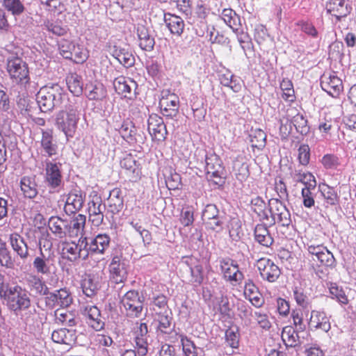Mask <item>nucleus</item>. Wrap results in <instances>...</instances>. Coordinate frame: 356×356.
<instances>
[{
    "instance_id": "412c9836",
    "label": "nucleus",
    "mask_w": 356,
    "mask_h": 356,
    "mask_svg": "<svg viewBox=\"0 0 356 356\" xmlns=\"http://www.w3.org/2000/svg\"><path fill=\"white\" fill-rule=\"evenodd\" d=\"M149 337L147 324L140 323L135 331V343L138 354L142 356L146 355L148 352Z\"/></svg>"
},
{
    "instance_id": "7c9ffc66",
    "label": "nucleus",
    "mask_w": 356,
    "mask_h": 356,
    "mask_svg": "<svg viewBox=\"0 0 356 356\" xmlns=\"http://www.w3.org/2000/svg\"><path fill=\"white\" fill-rule=\"evenodd\" d=\"M86 222V216L83 214H78L71 219H68L70 238L82 236Z\"/></svg>"
},
{
    "instance_id": "49530a36",
    "label": "nucleus",
    "mask_w": 356,
    "mask_h": 356,
    "mask_svg": "<svg viewBox=\"0 0 356 356\" xmlns=\"http://www.w3.org/2000/svg\"><path fill=\"white\" fill-rule=\"evenodd\" d=\"M249 137L252 147L261 149L265 147L266 134L263 130L259 129L252 130Z\"/></svg>"
},
{
    "instance_id": "8fccbe9b",
    "label": "nucleus",
    "mask_w": 356,
    "mask_h": 356,
    "mask_svg": "<svg viewBox=\"0 0 356 356\" xmlns=\"http://www.w3.org/2000/svg\"><path fill=\"white\" fill-rule=\"evenodd\" d=\"M252 209L257 213L260 220L268 219V211L266 210L265 202L259 197H257L251 201Z\"/></svg>"
},
{
    "instance_id": "3c124183",
    "label": "nucleus",
    "mask_w": 356,
    "mask_h": 356,
    "mask_svg": "<svg viewBox=\"0 0 356 356\" xmlns=\"http://www.w3.org/2000/svg\"><path fill=\"white\" fill-rule=\"evenodd\" d=\"M2 6L13 15H19L24 11V6L21 0H0Z\"/></svg>"
},
{
    "instance_id": "a211bd4d",
    "label": "nucleus",
    "mask_w": 356,
    "mask_h": 356,
    "mask_svg": "<svg viewBox=\"0 0 356 356\" xmlns=\"http://www.w3.org/2000/svg\"><path fill=\"white\" fill-rule=\"evenodd\" d=\"M179 104V97L174 93L168 94L165 97L163 96L159 102L163 115L170 118H174L177 115Z\"/></svg>"
},
{
    "instance_id": "c756f323",
    "label": "nucleus",
    "mask_w": 356,
    "mask_h": 356,
    "mask_svg": "<svg viewBox=\"0 0 356 356\" xmlns=\"http://www.w3.org/2000/svg\"><path fill=\"white\" fill-rule=\"evenodd\" d=\"M42 152L51 157L57 153V145L53 140L51 130H42L41 139Z\"/></svg>"
},
{
    "instance_id": "4c0bfd02",
    "label": "nucleus",
    "mask_w": 356,
    "mask_h": 356,
    "mask_svg": "<svg viewBox=\"0 0 356 356\" xmlns=\"http://www.w3.org/2000/svg\"><path fill=\"white\" fill-rule=\"evenodd\" d=\"M254 238L261 245L270 247L273 243L267 227L263 224H259L254 229Z\"/></svg>"
},
{
    "instance_id": "0e129e2a",
    "label": "nucleus",
    "mask_w": 356,
    "mask_h": 356,
    "mask_svg": "<svg viewBox=\"0 0 356 356\" xmlns=\"http://www.w3.org/2000/svg\"><path fill=\"white\" fill-rule=\"evenodd\" d=\"M44 26L48 31L51 32L53 34L58 36L65 35L68 30L65 26H63L58 23L51 22L49 21L45 22Z\"/></svg>"
},
{
    "instance_id": "f704fd0d",
    "label": "nucleus",
    "mask_w": 356,
    "mask_h": 356,
    "mask_svg": "<svg viewBox=\"0 0 356 356\" xmlns=\"http://www.w3.org/2000/svg\"><path fill=\"white\" fill-rule=\"evenodd\" d=\"M124 207V200L122 192L119 188H114L110 192L108 198V209L110 212L115 214L120 212Z\"/></svg>"
},
{
    "instance_id": "39448f33",
    "label": "nucleus",
    "mask_w": 356,
    "mask_h": 356,
    "mask_svg": "<svg viewBox=\"0 0 356 356\" xmlns=\"http://www.w3.org/2000/svg\"><path fill=\"white\" fill-rule=\"evenodd\" d=\"M207 179L218 187L225 182V171L222 162L216 154H207L205 156Z\"/></svg>"
},
{
    "instance_id": "5701e85b",
    "label": "nucleus",
    "mask_w": 356,
    "mask_h": 356,
    "mask_svg": "<svg viewBox=\"0 0 356 356\" xmlns=\"http://www.w3.org/2000/svg\"><path fill=\"white\" fill-rule=\"evenodd\" d=\"M85 195L80 191H71L67 197L65 204V211L67 214L75 213L79 211L83 205Z\"/></svg>"
},
{
    "instance_id": "1a4fd4ad",
    "label": "nucleus",
    "mask_w": 356,
    "mask_h": 356,
    "mask_svg": "<svg viewBox=\"0 0 356 356\" xmlns=\"http://www.w3.org/2000/svg\"><path fill=\"white\" fill-rule=\"evenodd\" d=\"M202 218L207 228L217 232L222 229L223 217L215 204H209L205 207Z\"/></svg>"
},
{
    "instance_id": "aec40b11",
    "label": "nucleus",
    "mask_w": 356,
    "mask_h": 356,
    "mask_svg": "<svg viewBox=\"0 0 356 356\" xmlns=\"http://www.w3.org/2000/svg\"><path fill=\"white\" fill-rule=\"evenodd\" d=\"M20 190L23 196L27 199H34L38 194V185L35 175H25L19 181Z\"/></svg>"
},
{
    "instance_id": "c9c22d12",
    "label": "nucleus",
    "mask_w": 356,
    "mask_h": 356,
    "mask_svg": "<svg viewBox=\"0 0 356 356\" xmlns=\"http://www.w3.org/2000/svg\"><path fill=\"white\" fill-rule=\"evenodd\" d=\"M111 238L106 234H99L95 238H90V250L95 254H104L108 248Z\"/></svg>"
},
{
    "instance_id": "58836bf2",
    "label": "nucleus",
    "mask_w": 356,
    "mask_h": 356,
    "mask_svg": "<svg viewBox=\"0 0 356 356\" xmlns=\"http://www.w3.org/2000/svg\"><path fill=\"white\" fill-rule=\"evenodd\" d=\"M221 18L233 31L236 32L238 30L241 26V19L234 10L231 8L223 9Z\"/></svg>"
},
{
    "instance_id": "ea45409f",
    "label": "nucleus",
    "mask_w": 356,
    "mask_h": 356,
    "mask_svg": "<svg viewBox=\"0 0 356 356\" xmlns=\"http://www.w3.org/2000/svg\"><path fill=\"white\" fill-rule=\"evenodd\" d=\"M291 176L295 181L303 184L305 187H308L309 188H316V181L315 177L310 172H305L300 170H296L291 174Z\"/></svg>"
},
{
    "instance_id": "bf43d9fd",
    "label": "nucleus",
    "mask_w": 356,
    "mask_h": 356,
    "mask_svg": "<svg viewBox=\"0 0 356 356\" xmlns=\"http://www.w3.org/2000/svg\"><path fill=\"white\" fill-rule=\"evenodd\" d=\"M55 316L57 321L66 325L73 326L76 324L74 314L63 309H56Z\"/></svg>"
},
{
    "instance_id": "37998d69",
    "label": "nucleus",
    "mask_w": 356,
    "mask_h": 356,
    "mask_svg": "<svg viewBox=\"0 0 356 356\" xmlns=\"http://www.w3.org/2000/svg\"><path fill=\"white\" fill-rule=\"evenodd\" d=\"M233 168L236 179L240 181H245L250 175L249 166L243 158L238 157L233 163Z\"/></svg>"
},
{
    "instance_id": "ddd939ff",
    "label": "nucleus",
    "mask_w": 356,
    "mask_h": 356,
    "mask_svg": "<svg viewBox=\"0 0 356 356\" xmlns=\"http://www.w3.org/2000/svg\"><path fill=\"white\" fill-rule=\"evenodd\" d=\"M147 129L154 140L163 141L166 138L168 131L163 120L156 114L149 115L147 121Z\"/></svg>"
},
{
    "instance_id": "052dcab7",
    "label": "nucleus",
    "mask_w": 356,
    "mask_h": 356,
    "mask_svg": "<svg viewBox=\"0 0 356 356\" xmlns=\"http://www.w3.org/2000/svg\"><path fill=\"white\" fill-rule=\"evenodd\" d=\"M238 311L239 317L244 321L245 324L250 325L252 316V308L246 302H243L238 305Z\"/></svg>"
},
{
    "instance_id": "680f3d73",
    "label": "nucleus",
    "mask_w": 356,
    "mask_h": 356,
    "mask_svg": "<svg viewBox=\"0 0 356 356\" xmlns=\"http://www.w3.org/2000/svg\"><path fill=\"white\" fill-rule=\"evenodd\" d=\"M191 279L190 282L195 286H200L204 280L203 268L202 265L197 264L193 267H190Z\"/></svg>"
},
{
    "instance_id": "e433bc0d",
    "label": "nucleus",
    "mask_w": 356,
    "mask_h": 356,
    "mask_svg": "<svg viewBox=\"0 0 356 356\" xmlns=\"http://www.w3.org/2000/svg\"><path fill=\"white\" fill-rule=\"evenodd\" d=\"M220 83L229 87L234 92H238L241 90L242 86L239 78L236 77L230 71L225 70L219 75Z\"/></svg>"
},
{
    "instance_id": "13d9d810",
    "label": "nucleus",
    "mask_w": 356,
    "mask_h": 356,
    "mask_svg": "<svg viewBox=\"0 0 356 356\" xmlns=\"http://www.w3.org/2000/svg\"><path fill=\"white\" fill-rule=\"evenodd\" d=\"M321 163L327 170H336L340 165L339 158L334 154H325L322 157Z\"/></svg>"
},
{
    "instance_id": "338daca9",
    "label": "nucleus",
    "mask_w": 356,
    "mask_h": 356,
    "mask_svg": "<svg viewBox=\"0 0 356 356\" xmlns=\"http://www.w3.org/2000/svg\"><path fill=\"white\" fill-rule=\"evenodd\" d=\"M40 2L45 5L46 9L50 12L60 13L64 9L61 0H40Z\"/></svg>"
},
{
    "instance_id": "6e6552de",
    "label": "nucleus",
    "mask_w": 356,
    "mask_h": 356,
    "mask_svg": "<svg viewBox=\"0 0 356 356\" xmlns=\"http://www.w3.org/2000/svg\"><path fill=\"white\" fill-rule=\"evenodd\" d=\"M220 266L223 277L227 281L233 283H241L244 278L243 273L239 270L236 261L227 258L220 261Z\"/></svg>"
},
{
    "instance_id": "a19ab883",
    "label": "nucleus",
    "mask_w": 356,
    "mask_h": 356,
    "mask_svg": "<svg viewBox=\"0 0 356 356\" xmlns=\"http://www.w3.org/2000/svg\"><path fill=\"white\" fill-rule=\"evenodd\" d=\"M319 191L324 200V205L328 207L330 205H334L338 199L335 190L325 184H320Z\"/></svg>"
},
{
    "instance_id": "cd10ccee",
    "label": "nucleus",
    "mask_w": 356,
    "mask_h": 356,
    "mask_svg": "<svg viewBox=\"0 0 356 356\" xmlns=\"http://www.w3.org/2000/svg\"><path fill=\"white\" fill-rule=\"evenodd\" d=\"M51 339L54 342L72 346L76 341V333L74 330L60 328L54 330L51 334Z\"/></svg>"
},
{
    "instance_id": "f03ea898",
    "label": "nucleus",
    "mask_w": 356,
    "mask_h": 356,
    "mask_svg": "<svg viewBox=\"0 0 356 356\" xmlns=\"http://www.w3.org/2000/svg\"><path fill=\"white\" fill-rule=\"evenodd\" d=\"M63 90L58 85L42 88L36 95V101L42 112L51 111L59 106L63 99Z\"/></svg>"
},
{
    "instance_id": "72a5a7b5",
    "label": "nucleus",
    "mask_w": 356,
    "mask_h": 356,
    "mask_svg": "<svg viewBox=\"0 0 356 356\" xmlns=\"http://www.w3.org/2000/svg\"><path fill=\"white\" fill-rule=\"evenodd\" d=\"M112 55L120 64L126 67H131L134 64V56L127 48L114 46Z\"/></svg>"
},
{
    "instance_id": "774afa93",
    "label": "nucleus",
    "mask_w": 356,
    "mask_h": 356,
    "mask_svg": "<svg viewBox=\"0 0 356 356\" xmlns=\"http://www.w3.org/2000/svg\"><path fill=\"white\" fill-rule=\"evenodd\" d=\"M293 297L297 304L303 308L309 305V298L301 289L296 288L293 291Z\"/></svg>"
},
{
    "instance_id": "473e14b6",
    "label": "nucleus",
    "mask_w": 356,
    "mask_h": 356,
    "mask_svg": "<svg viewBox=\"0 0 356 356\" xmlns=\"http://www.w3.org/2000/svg\"><path fill=\"white\" fill-rule=\"evenodd\" d=\"M26 281L31 292L33 293L35 296H47L48 294V287L37 275H30Z\"/></svg>"
},
{
    "instance_id": "9d476101",
    "label": "nucleus",
    "mask_w": 356,
    "mask_h": 356,
    "mask_svg": "<svg viewBox=\"0 0 356 356\" xmlns=\"http://www.w3.org/2000/svg\"><path fill=\"white\" fill-rule=\"evenodd\" d=\"M111 280L116 283L124 282L127 277V265L122 256H113L108 266Z\"/></svg>"
},
{
    "instance_id": "20e7f679",
    "label": "nucleus",
    "mask_w": 356,
    "mask_h": 356,
    "mask_svg": "<svg viewBox=\"0 0 356 356\" xmlns=\"http://www.w3.org/2000/svg\"><path fill=\"white\" fill-rule=\"evenodd\" d=\"M79 120L77 108L70 106L66 111H63L57 115L56 124L68 139L74 136Z\"/></svg>"
},
{
    "instance_id": "bb28decb",
    "label": "nucleus",
    "mask_w": 356,
    "mask_h": 356,
    "mask_svg": "<svg viewBox=\"0 0 356 356\" xmlns=\"http://www.w3.org/2000/svg\"><path fill=\"white\" fill-rule=\"evenodd\" d=\"M136 30L140 47L147 51H152L155 42L154 38L150 35L149 29L143 24H138Z\"/></svg>"
},
{
    "instance_id": "dca6fc26",
    "label": "nucleus",
    "mask_w": 356,
    "mask_h": 356,
    "mask_svg": "<svg viewBox=\"0 0 356 356\" xmlns=\"http://www.w3.org/2000/svg\"><path fill=\"white\" fill-rule=\"evenodd\" d=\"M45 164L44 181L49 187L56 190L62 184L63 177L60 169L61 165L49 161H46Z\"/></svg>"
},
{
    "instance_id": "c03bdc74",
    "label": "nucleus",
    "mask_w": 356,
    "mask_h": 356,
    "mask_svg": "<svg viewBox=\"0 0 356 356\" xmlns=\"http://www.w3.org/2000/svg\"><path fill=\"white\" fill-rule=\"evenodd\" d=\"M83 293L88 297H93L98 291V283L95 277L87 275L81 282Z\"/></svg>"
},
{
    "instance_id": "c85d7f7f",
    "label": "nucleus",
    "mask_w": 356,
    "mask_h": 356,
    "mask_svg": "<svg viewBox=\"0 0 356 356\" xmlns=\"http://www.w3.org/2000/svg\"><path fill=\"white\" fill-rule=\"evenodd\" d=\"M164 21L172 34L181 36L185 26L184 21L181 17L168 13L164 15Z\"/></svg>"
},
{
    "instance_id": "79ce46f5",
    "label": "nucleus",
    "mask_w": 356,
    "mask_h": 356,
    "mask_svg": "<svg viewBox=\"0 0 356 356\" xmlns=\"http://www.w3.org/2000/svg\"><path fill=\"white\" fill-rule=\"evenodd\" d=\"M86 92L90 100H101L106 95V90L101 83L88 84L86 87Z\"/></svg>"
},
{
    "instance_id": "4be33fe9",
    "label": "nucleus",
    "mask_w": 356,
    "mask_h": 356,
    "mask_svg": "<svg viewBox=\"0 0 356 356\" xmlns=\"http://www.w3.org/2000/svg\"><path fill=\"white\" fill-rule=\"evenodd\" d=\"M322 89L333 97H337L343 89L342 81L335 75L323 76L321 78Z\"/></svg>"
},
{
    "instance_id": "de8ad7c7",
    "label": "nucleus",
    "mask_w": 356,
    "mask_h": 356,
    "mask_svg": "<svg viewBox=\"0 0 356 356\" xmlns=\"http://www.w3.org/2000/svg\"><path fill=\"white\" fill-rule=\"evenodd\" d=\"M120 165L125 169L127 172L132 174L133 179H137L139 175V170L136 164V161L131 154H127L121 161Z\"/></svg>"
},
{
    "instance_id": "2f4dec72",
    "label": "nucleus",
    "mask_w": 356,
    "mask_h": 356,
    "mask_svg": "<svg viewBox=\"0 0 356 356\" xmlns=\"http://www.w3.org/2000/svg\"><path fill=\"white\" fill-rule=\"evenodd\" d=\"M113 86L118 94L127 97L131 94L132 90L136 89V83L130 79L119 76L114 80Z\"/></svg>"
},
{
    "instance_id": "423d86ee",
    "label": "nucleus",
    "mask_w": 356,
    "mask_h": 356,
    "mask_svg": "<svg viewBox=\"0 0 356 356\" xmlns=\"http://www.w3.org/2000/svg\"><path fill=\"white\" fill-rule=\"evenodd\" d=\"M121 304L125 310L127 316L138 318L143 309V300L138 291H127L121 298Z\"/></svg>"
},
{
    "instance_id": "5fc2aeb1",
    "label": "nucleus",
    "mask_w": 356,
    "mask_h": 356,
    "mask_svg": "<svg viewBox=\"0 0 356 356\" xmlns=\"http://www.w3.org/2000/svg\"><path fill=\"white\" fill-rule=\"evenodd\" d=\"M291 123L295 127L297 132L302 135H306L309 131L307 120L302 114L298 113L294 115L291 120Z\"/></svg>"
},
{
    "instance_id": "09e8293b",
    "label": "nucleus",
    "mask_w": 356,
    "mask_h": 356,
    "mask_svg": "<svg viewBox=\"0 0 356 356\" xmlns=\"http://www.w3.org/2000/svg\"><path fill=\"white\" fill-rule=\"evenodd\" d=\"M297 332L296 329L295 330L291 326H286L283 328L282 339L286 346L295 347L298 344L299 337Z\"/></svg>"
},
{
    "instance_id": "6e6d98bb",
    "label": "nucleus",
    "mask_w": 356,
    "mask_h": 356,
    "mask_svg": "<svg viewBox=\"0 0 356 356\" xmlns=\"http://www.w3.org/2000/svg\"><path fill=\"white\" fill-rule=\"evenodd\" d=\"M225 342L232 348H238L239 346L240 334L237 328H229L225 331Z\"/></svg>"
},
{
    "instance_id": "393cba45",
    "label": "nucleus",
    "mask_w": 356,
    "mask_h": 356,
    "mask_svg": "<svg viewBox=\"0 0 356 356\" xmlns=\"http://www.w3.org/2000/svg\"><path fill=\"white\" fill-rule=\"evenodd\" d=\"M308 323L312 330H321L327 332L331 328L329 318L325 314L316 310L312 311Z\"/></svg>"
},
{
    "instance_id": "e2e57ef3",
    "label": "nucleus",
    "mask_w": 356,
    "mask_h": 356,
    "mask_svg": "<svg viewBox=\"0 0 356 356\" xmlns=\"http://www.w3.org/2000/svg\"><path fill=\"white\" fill-rule=\"evenodd\" d=\"M316 261H319L321 265L327 267H333L335 265V259L332 253L326 247L316 259Z\"/></svg>"
},
{
    "instance_id": "2eb2a0df",
    "label": "nucleus",
    "mask_w": 356,
    "mask_h": 356,
    "mask_svg": "<svg viewBox=\"0 0 356 356\" xmlns=\"http://www.w3.org/2000/svg\"><path fill=\"white\" fill-rule=\"evenodd\" d=\"M40 255L35 257L33 266L38 273L49 275L56 270L55 256L49 254L45 255L40 249Z\"/></svg>"
},
{
    "instance_id": "6ab92c4d",
    "label": "nucleus",
    "mask_w": 356,
    "mask_h": 356,
    "mask_svg": "<svg viewBox=\"0 0 356 356\" xmlns=\"http://www.w3.org/2000/svg\"><path fill=\"white\" fill-rule=\"evenodd\" d=\"M68 219L51 216L48 220V227L54 235L59 238L70 237Z\"/></svg>"
},
{
    "instance_id": "f8f14e48",
    "label": "nucleus",
    "mask_w": 356,
    "mask_h": 356,
    "mask_svg": "<svg viewBox=\"0 0 356 356\" xmlns=\"http://www.w3.org/2000/svg\"><path fill=\"white\" fill-rule=\"evenodd\" d=\"M46 305L51 308L56 306L61 307H69L72 302V297L70 292L66 289H60L53 293H49L45 298Z\"/></svg>"
},
{
    "instance_id": "69168bd1",
    "label": "nucleus",
    "mask_w": 356,
    "mask_h": 356,
    "mask_svg": "<svg viewBox=\"0 0 356 356\" xmlns=\"http://www.w3.org/2000/svg\"><path fill=\"white\" fill-rule=\"evenodd\" d=\"M269 211L275 217L284 211L287 208L285 204L277 198H273L269 200Z\"/></svg>"
},
{
    "instance_id": "0eeeda50",
    "label": "nucleus",
    "mask_w": 356,
    "mask_h": 356,
    "mask_svg": "<svg viewBox=\"0 0 356 356\" xmlns=\"http://www.w3.org/2000/svg\"><path fill=\"white\" fill-rule=\"evenodd\" d=\"M58 49L61 56L66 58L74 60L76 63H83L88 58V52L83 47L62 39L58 42Z\"/></svg>"
},
{
    "instance_id": "4d7b16f0",
    "label": "nucleus",
    "mask_w": 356,
    "mask_h": 356,
    "mask_svg": "<svg viewBox=\"0 0 356 356\" xmlns=\"http://www.w3.org/2000/svg\"><path fill=\"white\" fill-rule=\"evenodd\" d=\"M78 249L81 259L86 260L88 258L89 254H95L92 250H90V238L88 240L86 237L83 238L82 236L79 239Z\"/></svg>"
},
{
    "instance_id": "7ed1b4c3",
    "label": "nucleus",
    "mask_w": 356,
    "mask_h": 356,
    "mask_svg": "<svg viewBox=\"0 0 356 356\" xmlns=\"http://www.w3.org/2000/svg\"><path fill=\"white\" fill-rule=\"evenodd\" d=\"M6 302L8 309L16 314L31 306V300L28 292L20 286H11L8 292L1 298Z\"/></svg>"
},
{
    "instance_id": "9b49d317",
    "label": "nucleus",
    "mask_w": 356,
    "mask_h": 356,
    "mask_svg": "<svg viewBox=\"0 0 356 356\" xmlns=\"http://www.w3.org/2000/svg\"><path fill=\"white\" fill-rule=\"evenodd\" d=\"M257 267L261 278L268 282H275L281 274L279 267L267 258L259 259L257 262Z\"/></svg>"
},
{
    "instance_id": "a18cd8bd",
    "label": "nucleus",
    "mask_w": 356,
    "mask_h": 356,
    "mask_svg": "<svg viewBox=\"0 0 356 356\" xmlns=\"http://www.w3.org/2000/svg\"><path fill=\"white\" fill-rule=\"evenodd\" d=\"M67 85L70 91L75 96H79L83 92V83L81 76L77 74H71L67 76Z\"/></svg>"
},
{
    "instance_id": "864d4df0",
    "label": "nucleus",
    "mask_w": 356,
    "mask_h": 356,
    "mask_svg": "<svg viewBox=\"0 0 356 356\" xmlns=\"http://www.w3.org/2000/svg\"><path fill=\"white\" fill-rule=\"evenodd\" d=\"M63 253L65 255L67 259L70 261H75L78 259H81L77 243L74 242L65 243L63 248Z\"/></svg>"
},
{
    "instance_id": "4468645a",
    "label": "nucleus",
    "mask_w": 356,
    "mask_h": 356,
    "mask_svg": "<svg viewBox=\"0 0 356 356\" xmlns=\"http://www.w3.org/2000/svg\"><path fill=\"white\" fill-rule=\"evenodd\" d=\"M81 313L86 318V323L90 327L99 331L104 327L105 323L100 310L95 305H86L81 307Z\"/></svg>"
},
{
    "instance_id": "f3484780",
    "label": "nucleus",
    "mask_w": 356,
    "mask_h": 356,
    "mask_svg": "<svg viewBox=\"0 0 356 356\" xmlns=\"http://www.w3.org/2000/svg\"><path fill=\"white\" fill-rule=\"evenodd\" d=\"M8 242L13 249L22 260L26 261L29 257V246L25 239L18 233L9 235Z\"/></svg>"
},
{
    "instance_id": "a878e982",
    "label": "nucleus",
    "mask_w": 356,
    "mask_h": 356,
    "mask_svg": "<svg viewBox=\"0 0 356 356\" xmlns=\"http://www.w3.org/2000/svg\"><path fill=\"white\" fill-rule=\"evenodd\" d=\"M327 13L337 17L338 20L346 17L350 12V7L345 0H331L326 6Z\"/></svg>"
},
{
    "instance_id": "f257e3e1",
    "label": "nucleus",
    "mask_w": 356,
    "mask_h": 356,
    "mask_svg": "<svg viewBox=\"0 0 356 356\" xmlns=\"http://www.w3.org/2000/svg\"><path fill=\"white\" fill-rule=\"evenodd\" d=\"M6 70L13 83L25 88L30 83L29 66L22 57L10 55L6 59Z\"/></svg>"
},
{
    "instance_id": "b1692460",
    "label": "nucleus",
    "mask_w": 356,
    "mask_h": 356,
    "mask_svg": "<svg viewBox=\"0 0 356 356\" xmlns=\"http://www.w3.org/2000/svg\"><path fill=\"white\" fill-rule=\"evenodd\" d=\"M243 293L245 298L255 307L259 308L264 304L262 295L252 280L249 279L245 282Z\"/></svg>"
},
{
    "instance_id": "603ef678",
    "label": "nucleus",
    "mask_w": 356,
    "mask_h": 356,
    "mask_svg": "<svg viewBox=\"0 0 356 356\" xmlns=\"http://www.w3.org/2000/svg\"><path fill=\"white\" fill-rule=\"evenodd\" d=\"M179 338L184 355L197 356L198 348L195 345L194 342L184 334H180Z\"/></svg>"
}]
</instances>
